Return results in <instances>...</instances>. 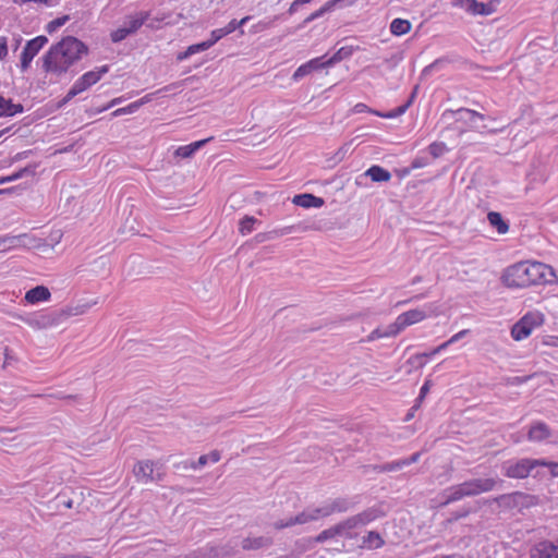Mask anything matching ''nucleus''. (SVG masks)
<instances>
[{"label":"nucleus","mask_w":558,"mask_h":558,"mask_svg":"<svg viewBox=\"0 0 558 558\" xmlns=\"http://www.w3.org/2000/svg\"><path fill=\"white\" fill-rule=\"evenodd\" d=\"M86 54H88V47L82 40L73 36H65L44 54L43 70L46 73L61 76Z\"/></svg>","instance_id":"f257e3e1"},{"label":"nucleus","mask_w":558,"mask_h":558,"mask_svg":"<svg viewBox=\"0 0 558 558\" xmlns=\"http://www.w3.org/2000/svg\"><path fill=\"white\" fill-rule=\"evenodd\" d=\"M546 279L547 277L557 278L554 268L547 264L537 260H521L510 265L504 270L500 279Z\"/></svg>","instance_id":"f03ea898"},{"label":"nucleus","mask_w":558,"mask_h":558,"mask_svg":"<svg viewBox=\"0 0 558 558\" xmlns=\"http://www.w3.org/2000/svg\"><path fill=\"white\" fill-rule=\"evenodd\" d=\"M543 461L532 458L511 459L502 463L501 470L505 476L509 478L523 480L532 475L534 477L542 476L536 470Z\"/></svg>","instance_id":"7ed1b4c3"},{"label":"nucleus","mask_w":558,"mask_h":558,"mask_svg":"<svg viewBox=\"0 0 558 558\" xmlns=\"http://www.w3.org/2000/svg\"><path fill=\"white\" fill-rule=\"evenodd\" d=\"M133 473L137 482L148 484L163 478L165 466L159 461L142 460L134 465Z\"/></svg>","instance_id":"20e7f679"},{"label":"nucleus","mask_w":558,"mask_h":558,"mask_svg":"<svg viewBox=\"0 0 558 558\" xmlns=\"http://www.w3.org/2000/svg\"><path fill=\"white\" fill-rule=\"evenodd\" d=\"M109 71L108 65H102L97 71H89L83 74L70 88L64 98L60 101L59 107H62L78 94L83 93L94 84H96L104 74Z\"/></svg>","instance_id":"39448f33"},{"label":"nucleus","mask_w":558,"mask_h":558,"mask_svg":"<svg viewBox=\"0 0 558 558\" xmlns=\"http://www.w3.org/2000/svg\"><path fill=\"white\" fill-rule=\"evenodd\" d=\"M542 324L543 315L541 313H527L512 326L511 337L515 341L524 340Z\"/></svg>","instance_id":"423d86ee"},{"label":"nucleus","mask_w":558,"mask_h":558,"mask_svg":"<svg viewBox=\"0 0 558 558\" xmlns=\"http://www.w3.org/2000/svg\"><path fill=\"white\" fill-rule=\"evenodd\" d=\"M324 518V512L320 507L316 508H306L301 513L290 517L286 520H278L274 523V527L276 530H282L286 527H290L296 524H306L308 522L317 521Z\"/></svg>","instance_id":"0eeeda50"},{"label":"nucleus","mask_w":558,"mask_h":558,"mask_svg":"<svg viewBox=\"0 0 558 558\" xmlns=\"http://www.w3.org/2000/svg\"><path fill=\"white\" fill-rule=\"evenodd\" d=\"M427 317L426 311L422 308H415L407 311L400 314L396 320L390 324V335H398L407 327L412 326L414 324L421 323Z\"/></svg>","instance_id":"6e6552de"},{"label":"nucleus","mask_w":558,"mask_h":558,"mask_svg":"<svg viewBox=\"0 0 558 558\" xmlns=\"http://www.w3.org/2000/svg\"><path fill=\"white\" fill-rule=\"evenodd\" d=\"M498 3V0H490L487 3L480 2L477 0H457L453 2V5L459 7L473 15L487 16L496 11Z\"/></svg>","instance_id":"1a4fd4ad"},{"label":"nucleus","mask_w":558,"mask_h":558,"mask_svg":"<svg viewBox=\"0 0 558 558\" xmlns=\"http://www.w3.org/2000/svg\"><path fill=\"white\" fill-rule=\"evenodd\" d=\"M383 515V512L378 508H368L355 515H352L344 520V523L349 531L364 526L376 519L380 518Z\"/></svg>","instance_id":"9d476101"},{"label":"nucleus","mask_w":558,"mask_h":558,"mask_svg":"<svg viewBox=\"0 0 558 558\" xmlns=\"http://www.w3.org/2000/svg\"><path fill=\"white\" fill-rule=\"evenodd\" d=\"M442 496L445 498L442 501V506H447L449 504L459 501L465 497H473L466 481L445 489Z\"/></svg>","instance_id":"9b49d317"},{"label":"nucleus","mask_w":558,"mask_h":558,"mask_svg":"<svg viewBox=\"0 0 558 558\" xmlns=\"http://www.w3.org/2000/svg\"><path fill=\"white\" fill-rule=\"evenodd\" d=\"M473 497L483 493L494 490L496 487L501 486L502 481L494 477L487 478H471L466 481Z\"/></svg>","instance_id":"f8f14e48"},{"label":"nucleus","mask_w":558,"mask_h":558,"mask_svg":"<svg viewBox=\"0 0 558 558\" xmlns=\"http://www.w3.org/2000/svg\"><path fill=\"white\" fill-rule=\"evenodd\" d=\"M550 437H553V432L546 423L537 421L531 424L527 432V439L530 441L542 442Z\"/></svg>","instance_id":"ddd939ff"},{"label":"nucleus","mask_w":558,"mask_h":558,"mask_svg":"<svg viewBox=\"0 0 558 558\" xmlns=\"http://www.w3.org/2000/svg\"><path fill=\"white\" fill-rule=\"evenodd\" d=\"M81 276H97V277H108L109 268H108V259L105 256H100L96 260H94L90 265L87 267H84L83 269L78 270Z\"/></svg>","instance_id":"4468645a"},{"label":"nucleus","mask_w":558,"mask_h":558,"mask_svg":"<svg viewBox=\"0 0 558 558\" xmlns=\"http://www.w3.org/2000/svg\"><path fill=\"white\" fill-rule=\"evenodd\" d=\"M324 59L325 57L315 58L299 66L296 71L293 73V80L299 81L315 70L327 68V61Z\"/></svg>","instance_id":"2eb2a0df"},{"label":"nucleus","mask_w":558,"mask_h":558,"mask_svg":"<svg viewBox=\"0 0 558 558\" xmlns=\"http://www.w3.org/2000/svg\"><path fill=\"white\" fill-rule=\"evenodd\" d=\"M529 496L521 492L504 494L494 499L501 508L512 509L523 504Z\"/></svg>","instance_id":"dca6fc26"},{"label":"nucleus","mask_w":558,"mask_h":558,"mask_svg":"<svg viewBox=\"0 0 558 558\" xmlns=\"http://www.w3.org/2000/svg\"><path fill=\"white\" fill-rule=\"evenodd\" d=\"M342 535L349 536V530H348L344 521H342V522L336 524L335 526H331V527L320 532L315 537V542L324 543V542H326L328 539L335 538L337 536H342Z\"/></svg>","instance_id":"f3484780"},{"label":"nucleus","mask_w":558,"mask_h":558,"mask_svg":"<svg viewBox=\"0 0 558 558\" xmlns=\"http://www.w3.org/2000/svg\"><path fill=\"white\" fill-rule=\"evenodd\" d=\"M149 15L150 14L147 11H141L135 13L134 15H128L124 21V27H126V31L131 35H133L149 19Z\"/></svg>","instance_id":"a211bd4d"},{"label":"nucleus","mask_w":558,"mask_h":558,"mask_svg":"<svg viewBox=\"0 0 558 558\" xmlns=\"http://www.w3.org/2000/svg\"><path fill=\"white\" fill-rule=\"evenodd\" d=\"M535 553L537 558H558V539L541 542L535 547Z\"/></svg>","instance_id":"6ab92c4d"},{"label":"nucleus","mask_w":558,"mask_h":558,"mask_svg":"<svg viewBox=\"0 0 558 558\" xmlns=\"http://www.w3.org/2000/svg\"><path fill=\"white\" fill-rule=\"evenodd\" d=\"M351 502L343 498H337L332 501L326 502L320 506L322 511L324 512V518L329 517L335 512H344L349 510Z\"/></svg>","instance_id":"aec40b11"},{"label":"nucleus","mask_w":558,"mask_h":558,"mask_svg":"<svg viewBox=\"0 0 558 558\" xmlns=\"http://www.w3.org/2000/svg\"><path fill=\"white\" fill-rule=\"evenodd\" d=\"M61 236H62V234L59 231H57L54 233H51V235H50L51 242L40 239L35 251L39 255H43V256L51 255L54 252V245L60 242Z\"/></svg>","instance_id":"412c9836"},{"label":"nucleus","mask_w":558,"mask_h":558,"mask_svg":"<svg viewBox=\"0 0 558 558\" xmlns=\"http://www.w3.org/2000/svg\"><path fill=\"white\" fill-rule=\"evenodd\" d=\"M272 538L268 536L246 537L242 541V548L245 550H256L269 547Z\"/></svg>","instance_id":"4be33fe9"},{"label":"nucleus","mask_w":558,"mask_h":558,"mask_svg":"<svg viewBox=\"0 0 558 558\" xmlns=\"http://www.w3.org/2000/svg\"><path fill=\"white\" fill-rule=\"evenodd\" d=\"M293 203L303 208H318L322 207L325 202L322 197H317L313 194H300L294 196Z\"/></svg>","instance_id":"5701e85b"},{"label":"nucleus","mask_w":558,"mask_h":558,"mask_svg":"<svg viewBox=\"0 0 558 558\" xmlns=\"http://www.w3.org/2000/svg\"><path fill=\"white\" fill-rule=\"evenodd\" d=\"M50 298L48 288L44 286H37L28 290L25 294V300L31 304H36L43 301H47Z\"/></svg>","instance_id":"b1692460"},{"label":"nucleus","mask_w":558,"mask_h":558,"mask_svg":"<svg viewBox=\"0 0 558 558\" xmlns=\"http://www.w3.org/2000/svg\"><path fill=\"white\" fill-rule=\"evenodd\" d=\"M447 114L458 116L456 119L457 121L473 122L475 119L484 120V118H485L484 114H482L477 111L471 110V109H465V108H460L456 111L448 110L444 113V116L446 117Z\"/></svg>","instance_id":"393cba45"},{"label":"nucleus","mask_w":558,"mask_h":558,"mask_svg":"<svg viewBox=\"0 0 558 558\" xmlns=\"http://www.w3.org/2000/svg\"><path fill=\"white\" fill-rule=\"evenodd\" d=\"M487 219L490 227L495 228L499 234H506L509 231L508 222L497 211H489Z\"/></svg>","instance_id":"a878e982"},{"label":"nucleus","mask_w":558,"mask_h":558,"mask_svg":"<svg viewBox=\"0 0 558 558\" xmlns=\"http://www.w3.org/2000/svg\"><path fill=\"white\" fill-rule=\"evenodd\" d=\"M373 182H388L391 179V173L380 166H372L365 173Z\"/></svg>","instance_id":"bb28decb"},{"label":"nucleus","mask_w":558,"mask_h":558,"mask_svg":"<svg viewBox=\"0 0 558 558\" xmlns=\"http://www.w3.org/2000/svg\"><path fill=\"white\" fill-rule=\"evenodd\" d=\"M385 545L384 538L379 533L375 531H369L362 538V546L367 549H377Z\"/></svg>","instance_id":"cd10ccee"},{"label":"nucleus","mask_w":558,"mask_h":558,"mask_svg":"<svg viewBox=\"0 0 558 558\" xmlns=\"http://www.w3.org/2000/svg\"><path fill=\"white\" fill-rule=\"evenodd\" d=\"M208 141H209V138H206V140L196 141V142L185 145V146H180L174 151V155L178 157H181V158H190L195 154L196 150H198L201 147H203Z\"/></svg>","instance_id":"c85d7f7f"},{"label":"nucleus","mask_w":558,"mask_h":558,"mask_svg":"<svg viewBox=\"0 0 558 558\" xmlns=\"http://www.w3.org/2000/svg\"><path fill=\"white\" fill-rule=\"evenodd\" d=\"M411 31V22L403 19H395L390 24V32L396 36H402Z\"/></svg>","instance_id":"c756f323"},{"label":"nucleus","mask_w":558,"mask_h":558,"mask_svg":"<svg viewBox=\"0 0 558 558\" xmlns=\"http://www.w3.org/2000/svg\"><path fill=\"white\" fill-rule=\"evenodd\" d=\"M15 236V240H17L15 242V248L16 247H26V248H32V250H36L40 239L38 238H35L31 234H20V235H14Z\"/></svg>","instance_id":"7c9ffc66"},{"label":"nucleus","mask_w":558,"mask_h":558,"mask_svg":"<svg viewBox=\"0 0 558 558\" xmlns=\"http://www.w3.org/2000/svg\"><path fill=\"white\" fill-rule=\"evenodd\" d=\"M35 170H36V166H27V167L16 171L12 175L0 178V184L13 182V181H16L26 175L33 177V175H35Z\"/></svg>","instance_id":"2f4dec72"},{"label":"nucleus","mask_w":558,"mask_h":558,"mask_svg":"<svg viewBox=\"0 0 558 558\" xmlns=\"http://www.w3.org/2000/svg\"><path fill=\"white\" fill-rule=\"evenodd\" d=\"M47 43L48 38L40 35L28 40L24 48L35 57Z\"/></svg>","instance_id":"473e14b6"},{"label":"nucleus","mask_w":558,"mask_h":558,"mask_svg":"<svg viewBox=\"0 0 558 558\" xmlns=\"http://www.w3.org/2000/svg\"><path fill=\"white\" fill-rule=\"evenodd\" d=\"M291 229H292V227H286V228H282L280 230H274V231H270V232L258 233V234L255 235L254 240L257 243H263L265 241L272 240V239H276L278 236L288 234V233L291 232Z\"/></svg>","instance_id":"72a5a7b5"},{"label":"nucleus","mask_w":558,"mask_h":558,"mask_svg":"<svg viewBox=\"0 0 558 558\" xmlns=\"http://www.w3.org/2000/svg\"><path fill=\"white\" fill-rule=\"evenodd\" d=\"M352 53H353V48L351 46L341 47L340 49H338L336 51V53L332 57H330L329 59L326 60L327 65L331 66L337 62L348 59L349 57L352 56Z\"/></svg>","instance_id":"f704fd0d"},{"label":"nucleus","mask_w":558,"mask_h":558,"mask_svg":"<svg viewBox=\"0 0 558 558\" xmlns=\"http://www.w3.org/2000/svg\"><path fill=\"white\" fill-rule=\"evenodd\" d=\"M210 47L211 46H210V43H208V40L202 41L199 44L191 45L186 49V51H184L183 53L178 56V59L179 60L186 59L187 57H190L194 53L201 52V51H205V50L209 49Z\"/></svg>","instance_id":"c9c22d12"},{"label":"nucleus","mask_w":558,"mask_h":558,"mask_svg":"<svg viewBox=\"0 0 558 558\" xmlns=\"http://www.w3.org/2000/svg\"><path fill=\"white\" fill-rule=\"evenodd\" d=\"M336 7L335 1L329 0L326 2L320 9L316 10L312 14H310L303 22V25L308 24L310 22L323 16L325 13L331 11Z\"/></svg>","instance_id":"e433bc0d"},{"label":"nucleus","mask_w":558,"mask_h":558,"mask_svg":"<svg viewBox=\"0 0 558 558\" xmlns=\"http://www.w3.org/2000/svg\"><path fill=\"white\" fill-rule=\"evenodd\" d=\"M405 466L403 459H399L396 461L387 462L380 466H378L379 472H396Z\"/></svg>","instance_id":"4c0bfd02"},{"label":"nucleus","mask_w":558,"mask_h":558,"mask_svg":"<svg viewBox=\"0 0 558 558\" xmlns=\"http://www.w3.org/2000/svg\"><path fill=\"white\" fill-rule=\"evenodd\" d=\"M70 20V16L69 15H63V16H60V17H57L54 20H52L51 22H49L46 26V31L49 33V34H52L53 32H56L59 27L63 26L68 21Z\"/></svg>","instance_id":"58836bf2"},{"label":"nucleus","mask_w":558,"mask_h":558,"mask_svg":"<svg viewBox=\"0 0 558 558\" xmlns=\"http://www.w3.org/2000/svg\"><path fill=\"white\" fill-rule=\"evenodd\" d=\"M257 220L252 216H245L240 222V232L245 235L253 231V226Z\"/></svg>","instance_id":"ea45409f"},{"label":"nucleus","mask_w":558,"mask_h":558,"mask_svg":"<svg viewBox=\"0 0 558 558\" xmlns=\"http://www.w3.org/2000/svg\"><path fill=\"white\" fill-rule=\"evenodd\" d=\"M15 236L13 235H3L0 236V253H4L9 250L15 248Z\"/></svg>","instance_id":"a19ab883"},{"label":"nucleus","mask_w":558,"mask_h":558,"mask_svg":"<svg viewBox=\"0 0 558 558\" xmlns=\"http://www.w3.org/2000/svg\"><path fill=\"white\" fill-rule=\"evenodd\" d=\"M409 107H410V101H407L404 105H402L387 113L375 112V114L379 116V117H384V118H396L400 114H403Z\"/></svg>","instance_id":"79ce46f5"},{"label":"nucleus","mask_w":558,"mask_h":558,"mask_svg":"<svg viewBox=\"0 0 558 558\" xmlns=\"http://www.w3.org/2000/svg\"><path fill=\"white\" fill-rule=\"evenodd\" d=\"M129 35H131V34L126 31V27L122 26V27L113 31L110 34V37H111L112 43H120L123 39H125Z\"/></svg>","instance_id":"37998d69"},{"label":"nucleus","mask_w":558,"mask_h":558,"mask_svg":"<svg viewBox=\"0 0 558 558\" xmlns=\"http://www.w3.org/2000/svg\"><path fill=\"white\" fill-rule=\"evenodd\" d=\"M251 16H245L240 21L232 20L230 21L226 26L225 29L227 31L228 35L233 33L235 29L244 25L247 21H250Z\"/></svg>","instance_id":"c03bdc74"},{"label":"nucleus","mask_w":558,"mask_h":558,"mask_svg":"<svg viewBox=\"0 0 558 558\" xmlns=\"http://www.w3.org/2000/svg\"><path fill=\"white\" fill-rule=\"evenodd\" d=\"M390 325L387 326L384 330L380 328H376L373 330L369 335V340H375L379 338H388V337H395L396 335H390Z\"/></svg>","instance_id":"a18cd8bd"},{"label":"nucleus","mask_w":558,"mask_h":558,"mask_svg":"<svg viewBox=\"0 0 558 558\" xmlns=\"http://www.w3.org/2000/svg\"><path fill=\"white\" fill-rule=\"evenodd\" d=\"M408 363L416 367H423L426 364V354H414L408 360Z\"/></svg>","instance_id":"49530a36"},{"label":"nucleus","mask_w":558,"mask_h":558,"mask_svg":"<svg viewBox=\"0 0 558 558\" xmlns=\"http://www.w3.org/2000/svg\"><path fill=\"white\" fill-rule=\"evenodd\" d=\"M11 99H5L0 96V117H9L11 111Z\"/></svg>","instance_id":"de8ad7c7"},{"label":"nucleus","mask_w":558,"mask_h":558,"mask_svg":"<svg viewBox=\"0 0 558 558\" xmlns=\"http://www.w3.org/2000/svg\"><path fill=\"white\" fill-rule=\"evenodd\" d=\"M538 460L544 462V464H539V468H547L553 477H558V462L547 461L545 459Z\"/></svg>","instance_id":"09e8293b"},{"label":"nucleus","mask_w":558,"mask_h":558,"mask_svg":"<svg viewBox=\"0 0 558 558\" xmlns=\"http://www.w3.org/2000/svg\"><path fill=\"white\" fill-rule=\"evenodd\" d=\"M227 35H228V33L225 29V27L217 28L211 32V38L208 39V43H210V46H214L219 39H221L222 37H225Z\"/></svg>","instance_id":"8fccbe9b"},{"label":"nucleus","mask_w":558,"mask_h":558,"mask_svg":"<svg viewBox=\"0 0 558 558\" xmlns=\"http://www.w3.org/2000/svg\"><path fill=\"white\" fill-rule=\"evenodd\" d=\"M277 19H278V16H275L274 19L268 20V21H259L257 24H255L253 26L254 32H263V31L269 29Z\"/></svg>","instance_id":"3c124183"},{"label":"nucleus","mask_w":558,"mask_h":558,"mask_svg":"<svg viewBox=\"0 0 558 558\" xmlns=\"http://www.w3.org/2000/svg\"><path fill=\"white\" fill-rule=\"evenodd\" d=\"M208 463V457L206 454H203L198 458L196 462H191L189 465L185 463L184 469L191 468L194 470L201 469L205 466Z\"/></svg>","instance_id":"603ef678"},{"label":"nucleus","mask_w":558,"mask_h":558,"mask_svg":"<svg viewBox=\"0 0 558 558\" xmlns=\"http://www.w3.org/2000/svg\"><path fill=\"white\" fill-rule=\"evenodd\" d=\"M60 317H61V314H48V315H44L41 317V319H43V324L45 326H48V325H57L59 323Z\"/></svg>","instance_id":"864d4df0"},{"label":"nucleus","mask_w":558,"mask_h":558,"mask_svg":"<svg viewBox=\"0 0 558 558\" xmlns=\"http://www.w3.org/2000/svg\"><path fill=\"white\" fill-rule=\"evenodd\" d=\"M8 54L7 38L0 37V60H3Z\"/></svg>","instance_id":"5fc2aeb1"},{"label":"nucleus","mask_w":558,"mask_h":558,"mask_svg":"<svg viewBox=\"0 0 558 558\" xmlns=\"http://www.w3.org/2000/svg\"><path fill=\"white\" fill-rule=\"evenodd\" d=\"M353 111L355 113H361V112H372L375 114V110H372L369 109L365 104H356L354 107H353Z\"/></svg>","instance_id":"6e6d98bb"},{"label":"nucleus","mask_w":558,"mask_h":558,"mask_svg":"<svg viewBox=\"0 0 558 558\" xmlns=\"http://www.w3.org/2000/svg\"><path fill=\"white\" fill-rule=\"evenodd\" d=\"M155 272L151 270V266L148 264L141 263L140 270L137 275H154Z\"/></svg>","instance_id":"4d7b16f0"},{"label":"nucleus","mask_w":558,"mask_h":558,"mask_svg":"<svg viewBox=\"0 0 558 558\" xmlns=\"http://www.w3.org/2000/svg\"><path fill=\"white\" fill-rule=\"evenodd\" d=\"M469 332L468 329H463L457 333H454L449 340H448V343H456L457 341H459L460 339H462L466 333Z\"/></svg>","instance_id":"13d9d810"},{"label":"nucleus","mask_w":558,"mask_h":558,"mask_svg":"<svg viewBox=\"0 0 558 558\" xmlns=\"http://www.w3.org/2000/svg\"><path fill=\"white\" fill-rule=\"evenodd\" d=\"M429 151L434 157H438L442 151V146L440 144L433 143L429 146Z\"/></svg>","instance_id":"bf43d9fd"},{"label":"nucleus","mask_w":558,"mask_h":558,"mask_svg":"<svg viewBox=\"0 0 558 558\" xmlns=\"http://www.w3.org/2000/svg\"><path fill=\"white\" fill-rule=\"evenodd\" d=\"M420 457H421V453L415 452V453L411 454L409 458H404L403 461H404L405 466L416 463L420 460Z\"/></svg>","instance_id":"052dcab7"},{"label":"nucleus","mask_w":558,"mask_h":558,"mask_svg":"<svg viewBox=\"0 0 558 558\" xmlns=\"http://www.w3.org/2000/svg\"><path fill=\"white\" fill-rule=\"evenodd\" d=\"M24 108L21 104H11V111L10 112V116L9 117H13L15 116L16 113H21L23 112Z\"/></svg>","instance_id":"680f3d73"},{"label":"nucleus","mask_w":558,"mask_h":558,"mask_svg":"<svg viewBox=\"0 0 558 558\" xmlns=\"http://www.w3.org/2000/svg\"><path fill=\"white\" fill-rule=\"evenodd\" d=\"M208 457V461H210L211 463H216L220 460V452L217 451V450H213L210 451L208 454H206Z\"/></svg>","instance_id":"e2e57ef3"},{"label":"nucleus","mask_w":558,"mask_h":558,"mask_svg":"<svg viewBox=\"0 0 558 558\" xmlns=\"http://www.w3.org/2000/svg\"><path fill=\"white\" fill-rule=\"evenodd\" d=\"M144 104V100H140V101H135L131 105H129L126 108V112L128 113H132L134 112L135 110H137L140 108V106H142Z\"/></svg>","instance_id":"0e129e2a"},{"label":"nucleus","mask_w":558,"mask_h":558,"mask_svg":"<svg viewBox=\"0 0 558 558\" xmlns=\"http://www.w3.org/2000/svg\"><path fill=\"white\" fill-rule=\"evenodd\" d=\"M428 391H429V381H425L424 385L420 389V396H418L417 400H422L427 395Z\"/></svg>","instance_id":"69168bd1"},{"label":"nucleus","mask_w":558,"mask_h":558,"mask_svg":"<svg viewBox=\"0 0 558 558\" xmlns=\"http://www.w3.org/2000/svg\"><path fill=\"white\" fill-rule=\"evenodd\" d=\"M451 343H448V340L444 343H441L440 345H438L437 348H435L433 351H430V355H436L440 352H442L444 350H446Z\"/></svg>","instance_id":"338daca9"},{"label":"nucleus","mask_w":558,"mask_h":558,"mask_svg":"<svg viewBox=\"0 0 558 558\" xmlns=\"http://www.w3.org/2000/svg\"><path fill=\"white\" fill-rule=\"evenodd\" d=\"M302 4H303V2H299V0H294V1L291 3L290 8L288 9V13H289V14H293V13H295V12H296V10H298V8H299V5H302Z\"/></svg>","instance_id":"774afa93"}]
</instances>
